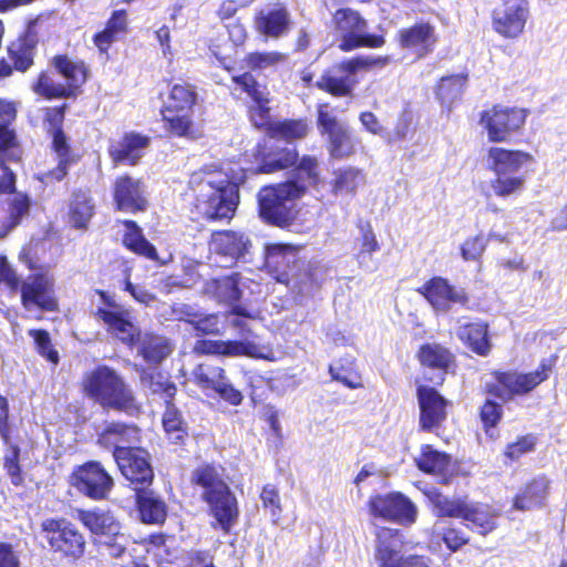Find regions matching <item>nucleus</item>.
Segmentation results:
<instances>
[{"label":"nucleus","instance_id":"nucleus-1","mask_svg":"<svg viewBox=\"0 0 567 567\" xmlns=\"http://www.w3.org/2000/svg\"><path fill=\"white\" fill-rule=\"evenodd\" d=\"M246 179L245 168L224 162L204 164L194 172V205L202 217L208 221L233 219L240 203V187Z\"/></svg>","mask_w":567,"mask_h":567},{"label":"nucleus","instance_id":"nucleus-2","mask_svg":"<svg viewBox=\"0 0 567 567\" xmlns=\"http://www.w3.org/2000/svg\"><path fill=\"white\" fill-rule=\"evenodd\" d=\"M223 471L220 465L204 462L193 468L189 482L193 487L200 488V499L207 505V514L216 520L212 526L227 535L239 518V506L223 477Z\"/></svg>","mask_w":567,"mask_h":567},{"label":"nucleus","instance_id":"nucleus-3","mask_svg":"<svg viewBox=\"0 0 567 567\" xmlns=\"http://www.w3.org/2000/svg\"><path fill=\"white\" fill-rule=\"evenodd\" d=\"M80 389L84 396L104 410L124 412L127 415L141 412V404L130 384L115 369L106 364H99L87 371L80 382Z\"/></svg>","mask_w":567,"mask_h":567},{"label":"nucleus","instance_id":"nucleus-4","mask_svg":"<svg viewBox=\"0 0 567 567\" xmlns=\"http://www.w3.org/2000/svg\"><path fill=\"white\" fill-rule=\"evenodd\" d=\"M197 102L195 84L183 81L169 87L167 100L159 109L163 126L168 136L186 141H197L204 136L203 125L193 116Z\"/></svg>","mask_w":567,"mask_h":567},{"label":"nucleus","instance_id":"nucleus-5","mask_svg":"<svg viewBox=\"0 0 567 567\" xmlns=\"http://www.w3.org/2000/svg\"><path fill=\"white\" fill-rule=\"evenodd\" d=\"M390 61L388 55L357 54L343 58L326 69L315 86L333 97H351L360 82V74L384 68Z\"/></svg>","mask_w":567,"mask_h":567},{"label":"nucleus","instance_id":"nucleus-6","mask_svg":"<svg viewBox=\"0 0 567 567\" xmlns=\"http://www.w3.org/2000/svg\"><path fill=\"white\" fill-rule=\"evenodd\" d=\"M557 362V355L543 359L536 370L519 372L514 369H496L489 372L491 380L482 388V393L498 399L503 403L528 395L548 380Z\"/></svg>","mask_w":567,"mask_h":567},{"label":"nucleus","instance_id":"nucleus-7","mask_svg":"<svg viewBox=\"0 0 567 567\" xmlns=\"http://www.w3.org/2000/svg\"><path fill=\"white\" fill-rule=\"evenodd\" d=\"M487 169L494 174L489 182L493 194L499 198L519 195L526 178L518 172L534 162V156L522 150L491 146L486 153Z\"/></svg>","mask_w":567,"mask_h":567},{"label":"nucleus","instance_id":"nucleus-8","mask_svg":"<svg viewBox=\"0 0 567 567\" xmlns=\"http://www.w3.org/2000/svg\"><path fill=\"white\" fill-rule=\"evenodd\" d=\"M299 186L293 182H279L262 186L257 193L258 215L274 227L287 229L298 219L299 209L293 202L301 199Z\"/></svg>","mask_w":567,"mask_h":567},{"label":"nucleus","instance_id":"nucleus-9","mask_svg":"<svg viewBox=\"0 0 567 567\" xmlns=\"http://www.w3.org/2000/svg\"><path fill=\"white\" fill-rule=\"evenodd\" d=\"M40 534L48 550L68 564H78L87 554L89 542L85 534L65 517H47L40 523Z\"/></svg>","mask_w":567,"mask_h":567},{"label":"nucleus","instance_id":"nucleus-10","mask_svg":"<svg viewBox=\"0 0 567 567\" xmlns=\"http://www.w3.org/2000/svg\"><path fill=\"white\" fill-rule=\"evenodd\" d=\"M331 28L337 37V48L344 53L361 48L379 49L385 44L382 34L368 33V21L355 9L338 8L331 16Z\"/></svg>","mask_w":567,"mask_h":567},{"label":"nucleus","instance_id":"nucleus-11","mask_svg":"<svg viewBox=\"0 0 567 567\" xmlns=\"http://www.w3.org/2000/svg\"><path fill=\"white\" fill-rule=\"evenodd\" d=\"M528 114L525 107L494 104L480 113L478 123L489 143H508L522 134Z\"/></svg>","mask_w":567,"mask_h":567},{"label":"nucleus","instance_id":"nucleus-12","mask_svg":"<svg viewBox=\"0 0 567 567\" xmlns=\"http://www.w3.org/2000/svg\"><path fill=\"white\" fill-rule=\"evenodd\" d=\"M316 123L319 134L326 137L330 159L342 161L357 153V142L351 130L338 120L328 102L317 104Z\"/></svg>","mask_w":567,"mask_h":567},{"label":"nucleus","instance_id":"nucleus-13","mask_svg":"<svg viewBox=\"0 0 567 567\" xmlns=\"http://www.w3.org/2000/svg\"><path fill=\"white\" fill-rule=\"evenodd\" d=\"M95 293L104 307H99L93 316L104 324L110 334L133 349L140 341L141 330L131 320L130 311L117 303L107 291L95 289Z\"/></svg>","mask_w":567,"mask_h":567},{"label":"nucleus","instance_id":"nucleus-14","mask_svg":"<svg viewBox=\"0 0 567 567\" xmlns=\"http://www.w3.org/2000/svg\"><path fill=\"white\" fill-rule=\"evenodd\" d=\"M95 293L104 307H99L93 316L104 324L110 334L133 349L140 341L141 330L131 320L130 311L117 303L107 291L95 289Z\"/></svg>","mask_w":567,"mask_h":567},{"label":"nucleus","instance_id":"nucleus-15","mask_svg":"<svg viewBox=\"0 0 567 567\" xmlns=\"http://www.w3.org/2000/svg\"><path fill=\"white\" fill-rule=\"evenodd\" d=\"M69 483L81 495L95 502L106 501L115 486L109 470L96 460L75 466L69 476Z\"/></svg>","mask_w":567,"mask_h":567},{"label":"nucleus","instance_id":"nucleus-16","mask_svg":"<svg viewBox=\"0 0 567 567\" xmlns=\"http://www.w3.org/2000/svg\"><path fill=\"white\" fill-rule=\"evenodd\" d=\"M112 456L122 476L134 491L141 487H151L155 474L152 466V456L147 449L136 446H116Z\"/></svg>","mask_w":567,"mask_h":567},{"label":"nucleus","instance_id":"nucleus-17","mask_svg":"<svg viewBox=\"0 0 567 567\" xmlns=\"http://www.w3.org/2000/svg\"><path fill=\"white\" fill-rule=\"evenodd\" d=\"M20 302L25 310L59 312L60 299L55 291L54 276L42 270L28 276L20 289Z\"/></svg>","mask_w":567,"mask_h":567},{"label":"nucleus","instance_id":"nucleus-18","mask_svg":"<svg viewBox=\"0 0 567 567\" xmlns=\"http://www.w3.org/2000/svg\"><path fill=\"white\" fill-rule=\"evenodd\" d=\"M192 380L195 385L206 394H216L226 403L240 405L244 395L229 382L227 373L221 365L202 362L192 370Z\"/></svg>","mask_w":567,"mask_h":567},{"label":"nucleus","instance_id":"nucleus-19","mask_svg":"<svg viewBox=\"0 0 567 567\" xmlns=\"http://www.w3.org/2000/svg\"><path fill=\"white\" fill-rule=\"evenodd\" d=\"M369 514L374 518L411 525L417 511L412 501L400 492L371 495L367 502Z\"/></svg>","mask_w":567,"mask_h":567},{"label":"nucleus","instance_id":"nucleus-20","mask_svg":"<svg viewBox=\"0 0 567 567\" xmlns=\"http://www.w3.org/2000/svg\"><path fill=\"white\" fill-rule=\"evenodd\" d=\"M40 17L27 21L18 37L7 44L6 52L11 71L27 73L35 64L40 37L37 25Z\"/></svg>","mask_w":567,"mask_h":567},{"label":"nucleus","instance_id":"nucleus-21","mask_svg":"<svg viewBox=\"0 0 567 567\" xmlns=\"http://www.w3.org/2000/svg\"><path fill=\"white\" fill-rule=\"evenodd\" d=\"M431 308L439 313H447L454 305L467 307L468 293L464 288H456L442 276H433L415 290Z\"/></svg>","mask_w":567,"mask_h":567},{"label":"nucleus","instance_id":"nucleus-22","mask_svg":"<svg viewBox=\"0 0 567 567\" xmlns=\"http://www.w3.org/2000/svg\"><path fill=\"white\" fill-rule=\"evenodd\" d=\"M529 18L526 0H502L491 13L493 30L504 39H517L524 31Z\"/></svg>","mask_w":567,"mask_h":567},{"label":"nucleus","instance_id":"nucleus-23","mask_svg":"<svg viewBox=\"0 0 567 567\" xmlns=\"http://www.w3.org/2000/svg\"><path fill=\"white\" fill-rule=\"evenodd\" d=\"M419 403V430L422 432L437 431L447 419L451 402L435 388L419 385L416 388Z\"/></svg>","mask_w":567,"mask_h":567},{"label":"nucleus","instance_id":"nucleus-24","mask_svg":"<svg viewBox=\"0 0 567 567\" xmlns=\"http://www.w3.org/2000/svg\"><path fill=\"white\" fill-rule=\"evenodd\" d=\"M395 42L401 50L414 54L417 60H421L433 53L439 37L434 24L421 20L399 29Z\"/></svg>","mask_w":567,"mask_h":567},{"label":"nucleus","instance_id":"nucleus-25","mask_svg":"<svg viewBox=\"0 0 567 567\" xmlns=\"http://www.w3.org/2000/svg\"><path fill=\"white\" fill-rule=\"evenodd\" d=\"M252 157L257 163L255 173L274 174L290 169L297 163L298 150L261 140L255 145Z\"/></svg>","mask_w":567,"mask_h":567},{"label":"nucleus","instance_id":"nucleus-26","mask_svg":"<svg viewBox=\"0 0 567 567\" xmlns=\"http://www.w3.org/2000/svg\"><path fill=\"white\" fill-rule=\"evenodd\" d=\"M252 23L259 35L278 40L290 32L292 25L291 13L285 2H272L255 12Z\"/></svg>","mask_w":567,"mask_h":567},{"label":"nucleus","instance_id":"nucleus-27","mask_svg":"<svg viewBox=\"0 0 567 567\" xmlns=\"http://www.w3.org/2000/svg\"><path fill=\"white\" fill-rule=\"evenodd\" d=\"M415 358L422 369L436 373L439 381L435 383L437 385L443 384L446 374H453L457 369L455 353L440 342L422 343L415 353Z\"/></svg>","mask_w":567,"mask_h":567},{"label":"nucleus","instance_id":"nucleus-28","mask_svg":"<svg viewBox=\"0 0 567 567\" xmlns=\"http://www.w3.org/2000/svg\"><path fill=\"white\" fill-rule=\"evenodd\" d=\"M414 463L420 472L437 477L442 485H450L456 476L457 468L452 455L436 450L432 444L421 445Z\"/></svg>","mask_w":567,"mask_h":567},{"label":"nucleus","instance_id":"nucleus-29","mask_svg":"<svg viewBox=\"0 0 567 567\" xmlns=\"http://www.w3.org/2000/svg\"><path fill=\"white\" fill-rule=\"evenodd\" d=\"M550 485L551 481L545 473L528 478L512 497L511 509L532 512L546 507Z\"/></svg>","mask_w":567,"mask_h":567},{"label":"nucleus","instance_id":"nucleus-30","mask_svg":"<svg viewBox=\"0 0 567 567\" xmlns=\"http://www.w3.org/2000/svg\"><path fill=\"white\" fill-rule=\"evenodd\" d=\"M374 556L379 567H403L406 557L401 553L404 546V535L400 529L379 527L374 532Z\"/></svg>","mask_w":567,"mask_h":567},{"label":"nucleus","instance_id":"nucleus-31","mask_svg":"<svg viewBox=\"0 0 567 567\" xmlns=\"http://www.w3.org/2000/svg\"><path fill=\"white\" fill-rule=\"evenodd\" d=\"M299 246L275 243L266 247L265 266L278 282L289 285L297 268Z\"/></svg>","mask_w":567,"mask_h":567},{"label":"nucleus","instance_id":"nucleus-32","mask_svg":"<svg viewBox=\"0 0 567 567\" xmlns=\"http://www.w3.org/2000/svg\"><path fill=\"white\" fill-rule=\"evenodd\" d=\"M231 82L252 101L247 109V115L251 125L255 126L270 112L267 86L259 83L251 72L233 75Z\"/></svg>","mask_w":567,"mask_h":567},{"label":"nucleus","instance_id":"nucleus-33","mask_svg":"<svg viewBox=\"0 0 567 567\" xmlns=\"http://www.w3.org/2000/svg\"><path fill=\"white\" fill-rule=\"evenodd\" d=\"M0 437L4 445H8V453L3 457V468L13 486L23 484V474L20 465V447L11 444L10 408L8 399L0 394Z\"/></svg>","mask_w":567,"mask_h":567},{"label":"nucleus","instance_id":"nucleus-34","mask_svg":"<svg viewBox=\"0 0 567 567\" xmlns=\"http://www.w3.org/2000/svg\"><path fill=\"white\" fill-rule=\"evenodd\" d=\"M17 114L16 103L0 97V164L3 161L18 163L21 159L19 137L12 126Z\"/></svg>","mask_w":567,"mask_h":567},{"label":"nucleus","instance_id":"nucleus-35","mask_svg":"<svg viewBox=\"0 0 567 567\" xmlns=\"http://www.w3.org/2000/svg\"><path fill=\"white\" fill-rule=\"evenodd\" d=\"M209 251L236 265L251 247V241L241 231L233 229L214 230L208 241Z\"/></svg>","mask_w":567,"mask_h":567},{"label":"nucleus","instance_id":"nucleus-36","mask_svg":"<svg viewBox=\"0 0 567 567\" xmlns=\"http://www.w3.org/2000/svg\"><path fill=\"white\" fill-rule=\"evenodd\" d=\"M113 202L118 212L131 214L144 212L148 206L142 181L134 179L127 174L116 177L113 186Z\"/></svg>","mask_w":567,"mask_h":567},{"label":"nucleus","instance_id":"nucleus-37","mask_svg":"<svg viewBox=\"0 0 567 567\" xmlns=\"http://www.w3.org/2000/svg\"><path fill=\"white\" fill-rule=\"evenodd\" d=\"M50 65L61 75L65 83L70 99H76L82 93V86L90 78V68L84 60L72 59L65 53L55 54L50 60Z\"/></svg>","mask_w":567,"mask_h":567},{"label":"nucleus","instance_id":"nucleus-38","mask_svg":"<svg viewBox=\"0 0 567 567\" xmlns=\"http://www.w3.org/2000/svg\"><path fill=\"white\" fill-rule=\"evenodd\" d=\"M254 127L264 132L271 140L285 141L287 143L306 138L311 130L309 120L306 117L272 121L270 112Z\"/></svg>","mask_w":567,"mask_h":567},{"label":"nucleus","instance_id":"nucleus-39","mask_svg":"<svg viewBox=\"0 0 567 567\" xmlns=\"http://www.w3.org/2000/svg\"><path fill=\"white\" fill-rule=\"evenodd\" d=\"M193 352L197 355L248 357L259 358V347L250 340H210L198 339Z\"/></svg>","mask_w":567,"mask_h":567},{"label":"nucleus","instance_id":"nucleus-40","mask_svg":"<svg viewBox=\"0 0 567 567\" xmlns=\"http://www.w3.org/2000/svg\"><path fill=\"white\" fill-rule=\"evenodd\" d=\"M151 138L137 132H126L115 143L110 145L107 153L114 165H136L148 147Z\"/></svg>","mask_w":567,"mask_h":567},{"label":"nucleus","instance_id":"nucleus-41","mask_svg":"<svg viewBox=\"0 0 567 567\" xmlns=\"http://www.w3.org/2000/svg\"><path fill=\"white\" fill-rule=\"evenodd\" d=\"M50 148L55 155L56 165L45 176L51 182H62L69 175L70 168L82 161L83 153L73 147L68 134L51 138Z\"/></svg>","mask_w":567,"mask_h":567},{"label":"nucleus","instance_id":"nucleus-42","mask_svg":"<svg viewBox=\"0 0 567 567\" xmlns=\"http://www.w3.org/2000/svg\"><path fill=\"white\" fill-rule=\"evenodd\" d=\"M134 504L140 520L146 525H163L168 516L166 502L150 487L134 489Z\"/></svg>","mask_w":567,"mask_h":567},{"label":"nucleus","instance_id":"nucleus-43","mask_svg":"<svg viewBox=\"0 0 567 567\" xmlns=\"http://www.w3.org/2000/svg\"><path fill=\"white\" fill-rule=\"evenodd\" d=\"M95 215V203L89 189L72 190L66 206V221L71 228L84 233Z\"/></svg>","mask_w":567,"mask_h":567},{"label":"nucleus","instance_id":"nucleus-44","mask_svg":"<svg viewBox=\"0 0 567 567\" xmlns=\"http://www.w3.org/2000/svg\"><path fill=\"white\" fill-rule=\"evenodd\" d=\"M456 337L468 351L478 357L485 358L492 352L489 324L482 319L460 326Z\"/></svg>","mask_w":567,"mask_h":567},{"label":"nucleus","instance_id":"nucleus-45","mask_svg":"<svg viewBox=\"0 0 567 567\" xmlns=\"http://www.w3.org/2000/svg\"><path fill=\"white\" fill-rule=\"evenodd\" d=\"M30 208L31 198L25 192L0 198V239L22 223Z\"/></svg>","mask_w":567,"mask_h":567},{"label":"nucleus","instance_id":"nucleus-46","mask_svg":"<svg viewBox=\"0 0 567 567\" xmlns=\"http://www.w3.org/2000/svg\"><path fill=\"white\" fill-rule=\"evenodd\" d=\"M142 442V430L134 423L113 421L97 435V443L104 447L136 446Z\"/></svg>","mask_w":567,"mask_h":567},{"label":"nucleus","instance_id":"nucleus-47","mask_svg":"<svg viewBox=\"0 0 567 567\" xmlns=\"http://www.w3.org/2000/svg\"><path fill=\"white\" fill-rule=\"evenodd\" d=\"M498 513L488 504L465 502L461 519L467 522L470 528L486 536L497 528Z\"/></svg>","mask_w":567,"mask_h":567},{"label":"nucleus","instance_id":"nucleus-48","mask_svg":"<svg viewBox=\"0 0 567 567\" xmlns=\"http://www.w3.org/2000/svg\"><path fill=\"white\" fill-rule=\"evenodd\" d=\"M120 223L124 226L121 241L126 250L152 261L159 259L156 247L148 241L135 220L124 219Z\"/></svg>","mask_w":567,"mask_h":567},{"label":"nucleus","instance_id":"nucleus-49","mask_svg":"<svg viewBox=\"0 0 567 567\" xmlns=\"http://www.w3.org/2000/svg\"><path fill=\"white\" fill-rule=\"evenodd\" d=\"M292 177L285 182H293L299 186L300 197L302 198L309 187L318 188L322 183L319 161L315 155H298L297 163L291 167Z\"/></svg>","mask_w":567,"mask_h":567},{"label":"nucleus","instance_id":"nucleus-50","mask_svg":"<svg viewBox=\"0 0 567 567\" xmlns=\"http://www.w3.org/2000/svg\"><path fill=\"white\" fill-rule=\"evenodd\" d=\"M76 519L92 535L105 536L118 533L120 524L109 511L101 508L78 509Z\"/></svg>","mask_w":567,"mask_h":567},{"label":"nucleus","instance_id":"nucleus-51","mask_svg":"<svg viewBox=\"0 0 567 567\" xmlns=\"http://www.w3.org/2000/svg\"><path fill=\"white\" fill-rule=\"evenodd\" d=\"M467 82V72L442 76L435 84V96L442 105L450 109L462 99Z\"/></svg>","mask_w":567,"mask_h":567},{"label":"nucleus","instance_id":"nucleus-52","mask_svg":"<svg viewBox=\"0 0 567 567\" xmlns=\"http://www.w3.org/2000/svg\"><path fill=\"white\" fill-rule=\"evenodd\" d=\"M162 425L165 436L171 444L182 446L188 439L187 424L184 421L181 411L173 402H167L162 415Z\"/></svg>","mask_w":567,"mask_h":567},{"label":"nucleus","instance_id":"nucleus-53","mask_svg":"<svg viewBox=\"0 0 567 567\" xmlns=\"http://www.w3.org/2000/svg\"><path fill=\"white\" fill-rule=\"evenodd\" d=\"M364 183V173L361 168L354 166H343L333 169L330 189L334 195L350 194L354 195Z\"/></svg>","mask_w":567,"mask_h":567},{"label":"nucleus","instance_id":"nucleus-54","mask_svg":"<svg viewBox=\"0 0 567 567\" xmlns=\"http://www.w3.org/2000/svg\"><path fill=\"white\" fill-rule=\"evenodd\" d=\"M138 343V353L147 363H161L172 352L169 342L155 333L140 336Z\"/></svg>","mask_w":567,"mask_h":567},{"label":"nucleus","instance_id":"nucleus-55","mask_svg":"<svg viewBox=\"0 0 567 567\" xmlns=\"http://www.w3.org/2000/svg\"><path fill=\"white\" fill-rule=\"evenodd\" d=\"M141 381L153 394L164 396L165 405L167 402H173L177 393L176 384L161 371L144 368L141 370Z\"/></svg>","mask_w":567,"mask_h":567},{"label":"nucleus","instance_id":"nucleus-56","mask_svg":"<svg viewBox=\"0 0 567 567\" xmlns=\"http://www.w3.org/2000/svg\"><path fill=\"white\" fill-rule=\"evenodd\" d=\"M429 501L431 502L435 515L437 517L460 518L464 504L465 497L451 498L440 492L437 488H433L425 493Z\"/></svg>","mask_w":567,"mask_h":567},{"label":"nucleus","instance_id":"nucleus-57","mask_svg":"<svg viewBox=\"0 0 567 567\" xmlns=\"http://www.w3.org/2000/svg\"><path fill=\"white\" fill-rule=\"evenodd\" d=\"M328 372L331 380L337 381L344 386L355 390L362 389V377L357 370L353 361L348 359H339L336 363L329 364Z\"/></svg>","mask_w":567,"mask_h":567},{"label":"nucleus","instance_id":"nucleus-58","mask_svg":"<svg viewBox=\"0 0 567 567\" xmlns=\"http://www.w3.org/2000/svg\"><path fill=\"white\" fill-rule=\"evenodd\" d=\"M288 55L280 51H252L244 56V64L248 69L247 72H262L269 68H276L286 63Z\"/></svg>","mask_w":567,"mask_h":567},{"label":"nucleus","instance_id":"nucleus-59","mask_svg":"<svg viewBox=\"0 0 567 567\" xmlns=\"http://www.w3.org/2000/svg\"><path fill=\"white\" fill-rule=\"evenodd\" d=\"M31 87L33 93L48 101L70 99L63 83H55L48 70H42L37 74Z\"/></svg>","mask_w":567,"mask_h":567},{"label":"nucleus","instance_id":"nucleus-60","mask_svg":"<svg viewBox=\"0 0 567 567\" xmlns=\"http://www.w3.org/2000/svg\"><path fill=\"white\" fill-rule=\"evenodd\" d=\"M28 336L32 338L35 352L49 363L58 365L60 362L59 351L55 349L51 336L48 330L42 328H33L28 331Z\"/></svg>","mask_w":567,"mask_h":567},{"label":"nucleus","instance_id":"nucleus-61","mask_svg":"<svg viewBox=\"0 0 567 567\" xmlns=\"http://www.w3.org/2000/svg\"><path fill=\"white\" fill-rule=\"evenodd\" d=\"M503 402H497L495 398H487L478 409V417L482 424V430L488 434L492 430L496 429L504 416Z\"/></svg>","mask_w":567,"mask_h":567},{"label":"nucleus","instance_id":"nucleus-62","mask_svg":"<svg viewBox=\"0 0 567 567\" xmlns=\"http://www.w3.org/2000/svg\"><path fill=\"white\" fill-rule=\"evenodd\" d=\"M538 443L537 435L527 433L516 437L514 442L507 443L503 450V456L506 462L514 463L520 460L525 454L535 451Z\"/></svg>","mask_w":567,"mask_h":567},{"label":"nucleus","instance_id":"nucleus-63","mask_svg":"<svg viewBox=\"0 0 567 567\" xmlns=\"http://www.w3.org/2000/svg\"><path fill=\"white\" fill-rule=\"evenodd\" d=\"M259 498L262 509L271 516L272 523L277 524L281 517L282 504L278 487L275 484H265L260 492Z\"/></svg>","mask_w":567,"mask_h":567},{"label":"nucleus","instance_id":"nucleus-64","mask_svg":"<svg viewBox=\"0 0 567 567\" xmlns=\"http://www.w3.org/2000/svg\"><path fill=\"white\" fill-rule=\"evenodd\" d=\"M69 109L68 103H62L60 105L45 107L43 110V120L48 125L47 132L51 138L65 135V131L63 128V124L65 121V115Z\"/></svg>","mask_w":567,"mask_h":567}]
</instances>
